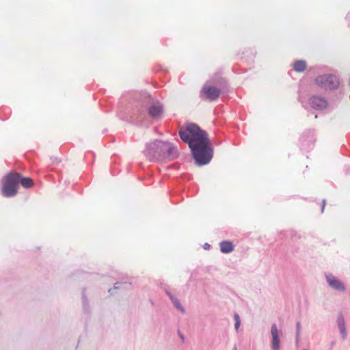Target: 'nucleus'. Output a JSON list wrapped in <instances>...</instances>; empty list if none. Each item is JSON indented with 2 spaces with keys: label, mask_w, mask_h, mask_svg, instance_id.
<instances>
[{
  "label": "nucleus",
  "mask_w": 350,
  "mask_h": 350,
  "mask_svg": "<svg viewBox=\"0 0 350 350\" xmlns=\"http://www.w3.org/2000/svg\"><path fill=\"white\" fill-rule=\"evenodd\" d=\"M240 325H241V321H237V322H235L234 327L237 331H238V329L240 327Z\"/></svg>",
  "instance_id": "dca6fc26"
},
{
  "label": "nucleus",
  "mask_w": 350,
  "mask_h": 350,
  "mask_svg": "<svg viewBox=\"0 0 350 350\" xmlns=\"http://www.w3.org/2000/svg\"><path fill=\"white\" fill-rule=\"evenodd\" d=\"M270 333L271 335V350H280V337L282 336V332L278 329L275 323L271 325Z\"/></svg>",
  "instance_id": "39448f33"
},
{
  "label": "nucleus",
  "mask_w": 350,
  "mask_h": 350,
  "mask_svg": "<svg viewBox=\"0 0 350 350\" xmlns=\"http://www.w3.org/2000/svg\"><path fill=\"white\" fill-rule=\"evenodd\" d=\"M167 295L169 296L170 299L172 300V297H174L170 293H167Z\"/></svg>",
  "instance_id": "412c9836"
},
{
  "label": "nucleus",
  "mask_w": 350,
  "mask_h": 350,
  "mask_svg": "<svg viewBox=\"0 0 350 350\" xmlns=\"http://www.w3.org/2000/svg\"><path fill=\"white\" fill-rule=\"evenodd\" d=\"M144 152L151 161H170L178 156L176 146L170 142L161 140H155L148 144Z\"/></svg>",
  "instance_id": "f03ea898"
},
{
  "label": "nucleus",
  "mask_w": 350,
  "mask_h": 350,
  "mask_svg": "<svg viewBox=\"0 0 350 350\" xmlns=\"http://www.w3.org/2000/svg\"><path fill=\"white\" fill-rule=\"evenodd\" d=\"M20 183L25 188H29L33 185V180L31 178H27V177L23 178L21 176Z\"/></svg>",
  "instance_id": "ddd939ff"
},
{
  "label": "nucleus",
  "mask_w": 350,
  "mask_h": 350,
  "mask_svg": "<svg viewBox=\"0 0 350 350\" xmlns=\"http://www.w3.org/2000/svg\"><path fill=\"white\" fill-rule=\"evenodd\" d=\"M21 174L17 172H10L4 177L2 187V194L4 197L10 198L18 193Z\"/></svg>",
  "instance_id": "7ed1b4c3"
},
{
  "label": "nucleus",
  "mask_w": 350,
  "mask_h": 350,
  "mask_svg": "<svg viewBox=\"0 0 350 350\" xmlns=\"http://www.w3.org/2000/svg\"><path fill=\"white\" fill-rule=\"evenodd\" d=\"M179 136L188 144L193 157L198 165L208 164L213 157V149L210 146V140L205 131L197 124L190 123L179 130Z\"/></svg>",
  "instance_id": "f257e3e1"
},
{
  "label": "nucleus",
  "mask_w": 350,
  "mask_h": 350,
  "mask_svg": "<svg viewBox=\"0 0 350 350\" xmlns=\"http://www.w3.org/2000/svg\"><path fill=\"white\" fill-rule=\"evenodd\" d=\"M325 277L329 286L333 289L338 291H344L345 290V285L333 275L328 274Z\"/></svg>",
  "instance_id": "0eeeda50"
},
{
  "label": "nucleus",
  "mask_w": 350,
  "mask_h": 350,
  "mask_svg": "<svg viewBox=\"0 0 350 350\" xmlns=\"http://www.w3.org/2000/svg\"><path fill=\"white\" fill-rule=\"evenodd\" d=\"M234 320H235V322H237V321H241L238 314H234Z\"/></svg>",
  "instance_id": "f3484780"
},
{
  "label": "nucleus",
  "mask_w": 350,
  "mask_h": 350,
  "mask_svg": "<svg viewBox=\"0 0 350 350\" xmlns=\"http://www.w3.org/2000/svg\"><path fill=\"white\" fill-rule=\"evenodd\" d=\"M202 93L204 94L210 100H215L219 96L221 90L215 87L204 86L202 90Z\"/></svg>",
  "instance_id": "6e6552de"
},
{
  "label": "nucleus",
  "mask_w": 350,
  "mask_h": 350,
  "mask_svg": "<svg viewBox=\"0 0 350 350\" xmlns=\"http://www.w3.org/2000/svg\"><path fill=\"white\" fill-rule=\"evenodd\" d=\"M336 323L339 329L341 338L345 340L347 337V332L345 318L342 314H339L337 317Z\"/></svg>",
  "instance_id": "1a4fd4ad"
},
{
  "label": "nucleus",
  "mask_w": 350,
  "mask_h": 350,
  "mask_svg": "<svg viewBox=\"0 0 350 350\" xmlns=\"http://www.w3.org/2000/svg\"><path fill=\"white\" fill-rule=\"evenodd\" d=\"M301 329V323L299 321H298L296 323V341H297V342H298L300 339Z\"/></svg>",
  "instance_id": "2eb2a0df"
},
{
  "label": "nucleus",
  "mask_w": 350,
  "mask_h": 350,
  "mask_svg": "<svg viewBox=\"0 0 350 350\" xmlns=\"http://www.w3.org/2000/svg\"><path fill=\"white\" fill-rule=\"evenodd\" d=\"M325 205V200H323V206H322V212H323L324 208Z\"/></svg>",
  "instance_id": "6ab92c4d"
},
{
  "label": "nucleus",
  "mask_w": 350,
  "mask_h": 350,
  "mask_svg": "<svg viewBox=\"0 0 350 350\" xmlns=\"http://www.w3.org/2000/svg\"><path fill=\"white\" fill-rule=\"evenodd\" d=\"M309 104L314 109L323 110L327 108L328 103L323 96H313L309 99Z\"/></svg>",
  "instance_id": "423d86ee"
},
{
  "label": "nucleus",
  "mask_w": 350,
  "mask_h": 350,
  "mask_svg": "<svg viewBox=\"0 0 350 350\" xmlns=\"http://www.w3.org/2000/svg\"><path fill=\"white\" fill-rule=\"evenodd\" d=\"M315 82L319 86L325 90L337 89L340 83L338 78L332 74L318 76L315 79Z\"/></svg>",
  "instance_id": "20e7f679"
},
{
  "label": "nucleus",
  "mask_w": 350,
  "mask_h": 350,
  "mask_svg": "<svg viewBox=\"0 0 350 350\" xmlns=\"http://www.w3.org/2000/svg\"><path fill=\"white\" fill-rule=\"evenodd\" d=\"M83 303L85 304V297H84V296L83 297Z\"/></svg>",
  "instance_id": "4be33fe9"
},
{
  "label": "nucleus",
  "mask_w": 350,
  "mask_h": 350,
  "mask_svg": "<svg viewBox=\"0 0 350 350\" xmlns=\"http://www.w3.org/2000/svg\"><path fill=\"white\" fill-rule=\"evenodd\" d=\"M233 350H237V347H234V349H233Z\"/></svg>",
  "instance_id": "393cba45"
},
{
  "label": "nucleus",
  "mask_w": 350,
  "mask_h": 350,
  "mask_svg": "<svg viewBox=\"0 0 350 350\" xmlns=\"http://www.w3.org/2000/svg\"><path fill=\"white\" fill-rule=\"evenodd\" d=\"M112 289L109 290V293H111Z\"/></svg>",
  "instance_id": "b1692460"
},
{
  "label": "nucleus",
  "mask_w": 350,
  "mask_h": 350,
  "mask_svg": "<svg viewBox=\"0 0 350 350\" xmlns=\"http://www.w3.org/2000/svg\"><path fill=\"white\" fill-rule=\"evenodd\" d=\"M172 302L174 305V306L178 309L179 311H180L182 313L185 312V310L184 307L180 304V301L175 297H172Z\"/></svg>",
  "instance_id": "4468645a"
},
{
  "label": "nucleus",
  "mask_w": 350,
  "mask_h": 350,
  "mask_svg": "<svg viewBox=\"0 0 350 350\" xmlns=\"http://www.w3.org/2000/svg\"><path fill=\"white\" fill-rule=\"evenodd\" d=\"M303 350H307V349H303Z\"/></svg>",
  "instance_id": "a878e982"
},
{
  "label": "nucleus",
  "mask_w": 350,
  "mask_h": 350,
  "mask_svg": "<svg viewBox=\"0 0 350 350\" xmlns=\"http://www.w3.org/2000/svg\"><path fill=\"white\" fill-rule=\"evenodd\" d=\"M306 66V62L303 60H298L295 62L293 68L297 72H302L305 70Z\"/></svg>",
  "instance_id": "f8f14e48"
},
{
  "label": "nucleus",
  "mask_w": 350,
  "mask_h": 350,
  "mask_svg": "<svg viewBox=\"0 0 350 350\" xmlns=\"http://www.w3.org/2000/svg\"><path fill=\"white\" fill-rule=\"evenodd\" d=\"M209 247H210V245L209 244H208V243H205L204 244V248L205 249H208Z\"/></svg>",
  "instance_id": "aec40b11"
},
{
  "label": "nucleus",
  "mask_w": 350,
  "mask_h": 350,
  "mask_svg": "<svg viewBox=\"0 0 350 350\" xmlns=\"http://www.w3.org/2000/svg\"><path fill=\"white\" fill-rule=\"evenodd\" d=\"M163 112V107L160 104L152 105L148 109V114L152 118H159Z\"/></svg>",
  "instance_id": "9d476101"
},
{
  "label": "nucleus",
  "mask_w": 350,
  "mask_h": 350,
  "mask_svg": "<svg viewBox=\"0 0 350 350\" xmlns=\"http://www.w3.org/2000/svg\"><path fill=\"white\" fill-rule=\"evenodd\" d=\"M180 337L183 340L184 339V337L182 334H180Z\"/></svg>",
  "instance_id": "5701e85b"
},
{
  "label": "nucleus",
  "mask_w": 350,
  "mask_h": 350,
  "mask_svg": "<svg viewBox=\"0 0 350 350\" xmlns=\"http://www.w3.org/2000/svg\"><path fill=\"white\" fill-rule=\"evenodd\" d=\"M119 285H120V283H118H118H116V284H114L113 289H118V288H119Z\"/></svg>",
  "instance_id": "a211bd4d"
},
{
  "label": "nucleus",
  "mask_w": 350,
  "mask_h": 350,
  "mask_svg": "<svg viewBox=\"0 0 350 350\" xmlns=\"http://www.w3.org/2000/svg\"><path fill=\"white\" fill-rule=\"evenodd\" d=\"M234 246L230 241H223L220 243V250L222 253L228 254L232 252Z\"/></svg>",
  "instance_id": "9b49d317"
}]
</instances>
